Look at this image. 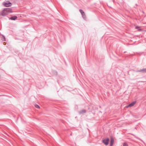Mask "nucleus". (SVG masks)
Returning <instances> with one entry per match:
<instances>
[{
	"label": "nucleus",
	"mask_w": 146,
	"mask_h": 146,
	"mask_svg": "<svg viewBox=\"0 0 146 146\" xmlns=\"http://www.w3.org/2000/svg\"><path fill=\"white\" fill-rule=\"evenodd\" d=\"M3 4L5 7H11L12 5L11 3L8 1L3 2Z\"/></svg>",
	"instance_id": "obj_1"
},
{
	"label": "nucleus",
	"mask_w": 146,
	"mask_h": 146,
	"mask_svg": "<svg viewBox=\"0 0 146 146\" xmlns=\"http://www.w3.org/2000/svg\"><path fill=\"white\" fill-rule=\"evenodd\" d=\"M109 141V140L108 138H105L103 140V143L106 145L108 144Z\"/></svg>",
	"instance_id": "obj_2"
},
{
	"label": "nucleus",
	"mask_w": 146,
	"mask_h": 146,
	"mask_svg": "<svg viewBox=\"0 0 146 146\" xmlns=\"http://www.w3.org/2000/svg\"><path fill=\"white\" fill-rule=\"evenodd\" d=\"M1 14L3 16H5L8 14L7 12L4 9L1 12Z\"/></svg>",
	"instance_id": "obj_3"
},
{
	"label": "nucleus",
	"mask_w": 146,
	"mask_h": 146,
	"mask_svg": "<svg viewBox=\"0 0 146 146\" xmlns=\"http://www.w3.org/2000/svg\"><path fill=\"white\" fill-rule=\"evenodd\" d=\"M5 10L6 11L7 14H8L9 13H11L12 12V9L11 8H5Z\"/></svg>",
	"instance_id": "obj_4"
},
{
	"label": "nucleus",
	"mask_w": 146,
	"mask_h": 146,
	"mask_svg": "<svg viewBox=\"0 0 146 146\" xmlns=\"http://www.w3.org/2000/svg\"><path fill=\"white\" fill-rule=\"evenodd\" d=\"M135 103L136 102H132L131 104H130L128 106H126V108H128L129 107H131L133 106L135 104Z\"/></svg>",
	"instance_id": "obj_5"
},
{
	"label": "nucleus",
	"mask_w": 146,
	"mask_h": 146,
	"mask_svg": "<svg viewBox=\"0 0 146 146\" xmlns=\"http://www.w3.org/2000/svg\"><path fill=\"white\" fill-rule=\"evenodd\" d=\"M114 142V140L113 138L111 137L110 146H112Z\"/></svg>",
	"instance_id": "obj_6"
},
{
	"label": "nucleus",
	"mask_w": 146,
	"mask_h": 146,
	"mask_svg": "<svg viewBox=\"0 0 146 146\" xmlns=\"http://www.w3.org/2000/svg\"><path fill=\"white\" fill-rule=\"evenodd\" d=\"M17 18V17L16 16H15L12 17H11L10 19L11 20H15Z\"/></svg>",
	"instance_id": "obj_7"
},
{
	"label": "nucleus",
	"mask_w": 146,
	"mask_h": 146,
	"mask_svg": "<svg viewBox=\"0 0 146 146\" xmlns=\"http://www.w3.org/2000/svg\"><path fill=\"white\" fill-rule=\"evenodd\" d=\"M80 11L81 13L82 14V15L83 16H85V13H84V12L82 10L80 9Z\"/></svg>",
	"instance_id": "obj_8"
},
{
	"label": "nucleus",
	"mask_w": 146,
	"mask_h": 146,
	"mask_svg": "<svg viewBox=\"0 0 146 146\" xmlns=\"http://www.w3.org/2000/svg\"><path fill=\"white\" fill-rule=\"evenodd\" d=\"M135 28L138 30L139 31H141V29L140 28V27L137 26L135 27Z\"/></svg>",
	"instance_id": "obj_9"
},
{
	"label": "nucleus",
	"mask_w": 146,
	"mask_h": 146,
	"mask_svg": "<svg viewBox=\"0 0 146 146\" xmlns=\"http://www.w3.org/2000/svg\"><path fill=\"white\" fill-rule=\"evenodd\" d=\"M86 112V111L84 110H81V111H80L79 112V113L80 114H82L83 113H85Z\"/></svg>",
	"instance_id": "obj_10"
},
{
	"label": "nucleus",
	"mask_w": 146,
	"mask_h": 146,
	"mask_svg": "<svg viewBox=\"0 0 146 146\" xmlns=\"http://www.w3.org/2000/svg\"><path fill=\"white\" fill-rule=\"evenodd\" d=\"M35 107L36 108H40V107L38 105H37V104H36L35 105Z\"/></svg>",
	"instance_id": "obj_11"
},
{
	"label": "nucleus",
	"mask_w": 146,
	"mask_h": 146,
	"mask_svg": "<svg viewBox=\"0 0 146 146\" xmlns=\"http://www.w3.org/2000/svg\"><path fill=\"white\" fill-rule=\"evenodd\" d=\"M123 146H128V145L126 143H124L123 144Z\"/></svg>",
	"instance_id": "obj_12"
},
{
	"label": "nucleus",
	"mask_w": 146,
	"mask_h": 146,
	"mask_svg": "<svg viewBox=\"0 0 146 146\" xmlns=\"http://www.w3.org/2000/svg\"><path fill=\"white\" fill-rule=\"evenodd\" d=\"M142 71L145 72H146V69H143L142 70Z\"/></svg>",
	"instance_id": "obj_13"
}]
</instances>
